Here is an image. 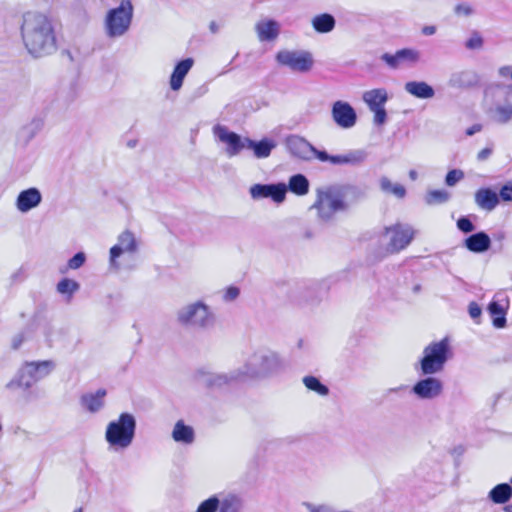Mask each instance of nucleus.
Wrapping results in <instances>:
<instances>
[{"instance_id": "obj_1", "label": "nucleus", "mask_w": 512, "mask_h": 512, "mask_svg": "<svg viewBox=\"0 0 512 512\" xmlns=\"http://www.w3.org/2000/svg\"><path fill=\"white\" fill-rule=\"evenodd\" d=\"M282 367L283 361L277 353L259 350L252 353L241 366L229 372H201L199 377L208 387L222 388L269 377Z\"/></svg>"}, {"instance_id": "obj_2", "label": "nucleus", "mask_w": 512, "mask_h": 512, "mask_svg": "<svg viewBox=\"0 0 512 512\" xmlns=\"http://www.w3.org/2000/svg\"><path fill=\"white\" fill-rule=\"evenodd\" d=\"M20 34L24 47L33 57L56 51V34L52 20L45 14L28 11L22 15Z\"/></svg>"}, {"instance_id": "obj_3", "label": "nucleus", "mask_w": 512, "mask_h": 512, "mask_svg": "<svg viewBox=\"0 0 512 512\" xmlns=\"http://www.w3.org/2000/svg\"><path fill=\"white\" fill-rule=\"evenodd\" d=\"M484 104L489 120L505 125L512 120V84L494 83L484 92Z\"/></svg>"}, {"instance_id": "obj_4", "label": "nucleus", "mask_w": 512, "mask_h": 512, "mask_svg": "<svg viewBox=\"0 0 512 512\" xmlns=\"http://www.w3.org/2000/svg\"><path fill=\"white\" fill-rule=\"evenodd\" d=\"M136 418L131 413H121L115 420L110 421L105 430V440L109 450L120 452L128 449L135 438Z\"/></svg>"}, {"instance_id": "obj_5", "label": "nucleus", "mask_w": 512, "mask_h": 512, "mask_svg": "<svg viewBox=\"0 0 512 512\" xmlns=\"http://www.w3.org/2000/svg\"><path fill=\"white\" fill-rule=\"evenodd\" d=\"M176 321L185 328L206 331L214 327L216 315L206 302L196 300L177 311Z\"/></svg>"}, {"instance_id": "obj_6", "label": "nucleus", "mask_w": 512, "mask_h": 512, "mask_svg": "<svg viewBox=\"0 0 512 512\" xmlns=\"http://www.w3.org/2000/svg\"><path fill=\"white\" fill-rule=\"evenodd\" d=\"M55 369L56 362L52 359L27 361L18 369L14 378L6 384V388L8 390H28L38 381L48 377Z\"/></svg>"}, {"instance_id": "obj_7", "label": "nucleus", "mask_w": 512, "mask_h": 512, "mask_svg": "<svg viewBox=\"0 0 512 512\" xmlns=\"http://www.w3.org/2000/svg\"><path fill=\"white\" fill-rule=\"evenodd\" d=\"M453 356L451 342L448 337L428 344L420 359V369L423 375H434L444 370L445 364Z\"/></svg>"}, {"instance_id": "obj_8", "label": "nucleus", "mask_w": 512, "mask_h": 512, "mask_svg": "<svg viewBox=\"0 0 512 512\" xmlns=\"http://www.w3.org/2000/svg\"><path fill=\"white\" fill-rule=\"evenodd\" d=\"M311 208L316 210L319 220L329 222L336 213L347 209L344 193L337 187L317 189L316 200Z\"/></svg>"}, {"instance_id": "obj_9", "label": "nucleus", "mask_w": 512, "mask_h": 512, "mask_svg": "<svg viewBox=\"0 0 512 512\" xmlns=\"http://www.w3.org/2000/svg\"><path fill=\"white\" fill-rule=\"evenodd\" d=\"M133 5L131 0H121L116 8L110 9L104 19V30L109 38H119L125 35L132 22Z\"/></svg>"}, {"instance_id": "obj_10", "label": "nucleus", "mask_w": 512, "mask_h": 512, "mask_svg": "<svg viewBox=\"0 0 512 512\" xmlns=\"http://www.w3.org/2000/svg\"><path fill=\"white\" fill-rule=\"evenodd\" d=\"M415 229L406 223H395L387 226L383 232L385 249L390 254L399 253L406 249L415 238Z\"/></svg>"}, {"instance_id": "obj_11", "label": "nucleus", "mask_w": 512, "mask_h": 512, "mask_svg": "<svg viewBox=\"0 0 512 512\" xmlns=\"http://www.w3.org/2000/svg\"><path fill=\"white\" fill-rule=\"evenodd\" d=\"M243 501L234 493H215L199 502L195 512H242Z\"/></svg>"}, {"instance_id": "obj_12", "label": "nucleus", "mask_w": 512, "mask_h": 512, "mask_svg": "<svg viewBox=\"0 0 512 512\" xmlns=\"http://www.w3.org/2000/svg\"><path fill=\"white\" fill-rule=\"evenodd\" d=\"M139 249V241L134 233L126 230L119 234L117 242L110 248L109 251V264L114 270H119L121 267L120 259L122 257H133L137 254Z\"/></svg>"}, {"instance_id": "obj_13", "label": "nucleus", "mask_w": 512, "mask_h": 512, "mask_svg": "<svg viewBox=\"0 0 512 512\" xmlns=\"http://www.w3.org/2000/svg\"><path fill=\"white\" fill-rule=\"evenodd\" d=\"M276 61L290 70L298 73H306L313 66V58L309 52L282 50L276 54Z\"/></svg>"}, {"instance_id": "obj_14", "label": "nucleus", "mask_w": 512, "mask_h": 512, "mask_svg": "<svg viewBox=\"0 0 512 512\" xmlns=\"http://www.w3.org/2000/svg\"><path fill=\"white\" fill-rule=\"evenodd\" d=\"M213 134L217 141L225 145V154L229 158L237 156L243 149H246L247 137H241L237 133L230 131L226 126H214Z\"/></svg>"}, {"instance_id": "obj_15", "label": "nucleus", "mask_w": 512, "mask_h": 512, "mask_svg": "<svg viewBox=\"0 0 512 512\" xmlns=\"http://www.w3.org/2000/svg\"><path fill=\"white\" fill-rule=\"evenodd\" d=\"M315 158L321 162H327L334 166L351 165L356 166L362 164L367 153L362 149L350 150L343 154L330 155L326 151H315Z\"/></svg>"}, {"instance_id": "obj_16", "label": "nucleus", "mask_w": 512, "mask_h": 512, "mask_svg": "<svg viewBox=\"0 0 512 512\" xmlns=\"http://www.w3.org/2000/svg\"><path fill=\"white\" fill-rule=\"evenodd\" d=\"M250 196L254 200L270 198L276 204H281L286 199L287 185L276 184H254L249 189Z\"/></svg>"}, {"instance_id": "obj_17", "label": "nucleus", "mask_w": 512, "mask_h": 512, "mask_svg": "<svg viewBox=\"0 0 512 512\" xmlns=\"http://www.w3.org/2000/svg\"><path fill=\"white\" fill-rule=\"evenodd\" d=\"M331 117L334 123L342 129H350L357 122L355 109L346 101L338 100L332 104Z\"/></svg>"}, {"instance_id": "obj_18", "label": "nucleus", "mask_w": 512, "mask_h": 512, "mask_svg": "<svg viewBox=\"0 0 512 512\" xmlns=\"http://www.w3.org/2000/svg\"><path fill=\"white\" fill-rule=\"evenodd\" d=\"M417 381L412 387V393L421 400H432L443 393V382L432 375Z\"/></svg>"}, {"instance_id": "obj_19", "label": "nucleus", "mask_w": 512, "mask_h": 512, "mask_svg": "<svg viewBox=\"0 0 512 512\" xmlns=\"http://www.w3.org/2000/svg\"><path fill=\"white\" fill-rule=\"evenodd\" d=\"M420 52L413 48H404L396 51L394 54L384 53L381 56L391 69H399L405 65H415L420 60Z\"/></svg>"}, {"instance_id": "obj_20", "label": "nucleus", "mask_w": 512, "mask_h": 512, "mask_svg": "<svg viewBox=\"0 0 512 512\" xmlns=\"http://www.w3.org/2000/svg\"><path fill=\"white\" fill-rule=\"evenodd\" d=\"M508 308V297L502 293L496 294L487 308L490 316L492 317L494 327L504 328L506 326V313Z\"/></svg>"}, {"instance_id": "obj_21", "label": "nucleus", "mask_w": 512, "mask_h": 512, "mask_svg": "<svg viewBox=\"0 0 512 512\" xmlns=\"http://www.w3.org/2000/svg\"><path fill=\"white\" fill-rule=\"evenodd\" d=\"M42 202V194L36 187L22 190L16 200L15 207L20 213H28L37 208Z\"/></svg>"}, {"instance_id": "obj_22", "label": "nucleus", "mask_w": 512, "mask_h": 512, "mask_svg": "<svg viewBox=\"0 0 512 512\" xmlns=\"http://www.w3.org/2000/svg\"><path fill=\"white\" fill-rule=\"evenodd\" d=\"M106 394V390L102 388L83 394L80 398L81 407L92 414L99 412L105 406Z\"/></svg>"}, {"instance_id": "obj_23", "label": "nucleus", "mask_w": 512, "mask_h": 512, "mask_svg": "<svg viewBox=\"0 0 512 512\" xmlns=\"http://www.w3.org/2000/svg\"><path fill=\"white\" fill-rule=\"evenodd\" d=\"M194 60L192 58H186L178 62L170 76V88L173 91H178L183 85V81L186 75L193 67Z\"/></svg>"}, {"instance_id": "obj_24", "label": "nucleus", "mask_w": 512, "mask_h": 512, "mask_svg": "<svg viewBox=\"0 0 512 512\" xmlns=\"http://www.w3.org/2000/svg\"><path fill=\"white\" fill-rule=\"evenodd\" d=\"M255 30L261 42L273 41L279 35L280 25L275 20L264 19L256 23Z\"/></svg>"}, {"instance_id": "obj_25", "label": "nucleus", "mask_w": 512, "mask_h": 512, "mask_svg": "<svg viewBox=\"0 0 512 512\" xmlns=\"http://www.w3.org/2000/svg\"><path fill=\"white\" fill-rule=\"evenodd\" d=\"M171 437L176 443L189 446L195 441V431L183 420H178L172 429Z\"/></svg>"}, {"instance_id": "obj_26", "label": "nucleus", "mask_w": 512, "mask_h": 512, "mask_svg": "<svg viewBox=\"0 0 512 512\" xmlns=\"http://www.w3.org/2000/svg\"><path fill=\"white\" fill-rule=\"evenodd\" d=\"M478 74L472 70H463L452 74L449 84L454 88H471L479 84Z\"/></svg>"}, {"instance_id": "obj_27", "label": "nucleus", "mask_w": 512, "mask_h": 512, "mask_svg": "<svg viewBox=\"0 0 512 512\" xmlns=\"http://www.w3.org/2000/svg\"><path fill=\"white\" fill-rule=\"evenodd\" d=\"M476 205L487 211H492L499 204V196L490 188H481L474 195Z\"/></svg>"}, {"instance_id": "obj_28", "label": "nucleus", "mask_w": 512, "mask_h": 512, "mask_svg": "<svg viewBox=\"0 0 512 512\" xmlns=\"http://www.w3.org/2000/svg\"><path fill=\"white\" fill-rule=\"evenodd\" d=\"M276 145L275 140L269 138H264L260 141H254L250 138L246 139V149L252 150L254 156L259 159L269 157Z\"/></svg>"}, {"instance_id": "obj_29", "label": "nucleus", "mask_w": 512, "mask_h": 512, "mask_svg": "<svg viewBox=\"0 0 512 512\" xmlns=\"http://www.w3.org/2000/svg\"><path fill=\"white\" fill-rule=\"evenodd\" d=\"M363 101L369 110L385 107L389 99L388 92L385 88H376L367 90L363 93Z\"/></svg>"}, {"instance_id": "obj_30", "label": "nucleus", "mask_w": 512, "mask_h": 512, "mask_svg": "<svg viewBox=\"0 0 512 512\" xmlns=\"http://www.w3.org/2000/svg\"><path fill=\"white\" fill-rule=\"evenodd\" d=\"M288 146L290 151L294 155L302 159H309L310 153L313 154V156L315 157V151H319L314 146H312L308 141L297 136L289 138Z\"/></svg>"}, {"instance_id": "obj_31", "label": "nucleus", "mask_w": 512, "mask_h": 512, "mask_svg": "<svg viewBox=\"0 0 512 512\" xmlns=\"http://www.w3.org/2000/svg\"><path fill=\"white\" fill-rule=\"evenodd\" d=\"M404 89L407 93L419 99H431L435 95L433 87L424 81H409L405 83Z\"/></svg>"}, {"instance_id": "obj_32", "label": "nucleus", "mask_w": 512, "mask_h": 512, "mask_svg": "<svg viewBox=\"0 0 512 512\" xmlns=\"http://www.w3.org/2000/svg\"><path fill=\"white\" fill-rule=\"evenodd\" d=\"M491 240L485 232L475 233L465 239V247L474 253H483L490 248Z\"/></svg>"}, {"instance_id": "obj_33", "label": "nucleus", "mask_w": 512, "mask_h": 512, "mask_svg": "<svg viewBox=\"0 0 512 512\" xmlns=\"http://www.w3.org/2000/svg\"><path fill=\"white\" fill-rule=\"evenodd\" d=\"M488 499L494 504H506L512 498V486L508 483H500L488 493Z\"/></svg>"}, {"instance_id": "obj_34", "label": "nucleus", "mask_w": 512, "mask_h": 512, "mask_svg": "<svg viewBox=\"0 0 512 512\" xmlns=\"http://www.w3.org/2000/svg\"><path fill=\"white\" fill-rule=\"evenodd\" d=\"M379 187L383 193L393 195L398 199H403L406 196L405 187L400 183H393L386 176L379 178Z\"/></svg>"}, {"instance_id": "obj_35", "label": "nucleus", "mask_w": 512, "mask_h": 512, "mask_svg": "<svg viewBox=\"0 0 512 512\" xmlns=\"http://www.w3.org/2000/svg\"><path fill=\"white\" fill-rule=\"evenodd\" d=\"M288 190L298 196H304L309 192V181L302 174L293 175L289 178Z\"/></svg>"}, {"instance_id": "obj_36", "label": "nucleus", "mask_w": 512, "mask_h": 512, "mask_svg": "<svg viewBox=\"0 0 512 512\" xmlns=\"http://www.w3.org/2000/svg\"><path fill=\"white\" fill-rule=\"evenodd\" d=\"M335 18L328 13L316 15L312 19V26L318 33H329L335 27Z\"/></svg>"}, {"instance_id": "obj_37", "label": "nucleus", "mask_w": 512, "mask_h": 512, "mask_svg": "<svg viewBox=\"0 0 512 512\" xmlns=\"http://www.w3.org/2000/svg\"><path fill=\"white\" fill-rule=\"evenodd\" d=\"M79 288V283L69 278H63L56 285V291L61 294L67 302L72 300L73 295L79 290Z\"/></svg>"}, {"instance_id": "obj_38", "label": "nucleus", "mask_w": 512, "mask_h": 512, "mask_svg": "<svg viewBox=\"0 0 512 512\" xmlns=\"http://www.w3.org/2000/svg\"><path fill=\"white\" fill-rule=\"evenodd\" d=\"M450 199V193L446 190H430L425 195L427 205H437L447 202Z\"/></svg>"}, {"instance_id": "obj_39", "label": "nucleus", "mask_w": 512, "mask_h": 512, "mask_svg": "<svg viewBox=\"0 0 512 512\" xmlns=\"http://www.w3.org/2000/svg\"><path fill=\"white\" fill-rule=\"evenodd\" d=\"M305 387L311 391H314L320 396H327L329 389L326 385L322 384L320 380L314 376H305L303 378Z\"/></svg>"}, {"instance_id": "obj_40", "label": "nucleus", "mask_w": 512, "mask_h": 512, "mask_svg": "<svg viewBox=\"0 0 512 512\" xmlns=\"http://www.w3.org/2000/svg\"><path fill=\"white\" fill-rule=\"evenodd\" d=\"M464 178V173L462 170L453 169L449 171L445 178V183L448 186H454L457 182Z\"/></svg>"}, {"instance_id": "obj_41", "label": "nucleus", "mask_w": 512, "mask_h": 512, "mask_svg": "<svg viewBox=\"0 0 512 512\" xmlns=\"http://www.w3.org/2000/svg\"><path fill=\"white\" fill-rule=\"evenodd\" d=\"M240 295V289L236 286H229L222 291V299L225 302H232Z\"/></svg>"}, {"instance_id": "obj_42", "label": "nucleus", "mask_w": 512, "mask_h": 512, "mask_svg": "<svg viewBox=\"0 0 512 512\" xmlns=\"http://www.w3.org/2000/svg\"><path fill=\"white\" fill-rule=\"evenodd\" d=\"M370 111L373 112V114H374L373 122L375 125L381 126L386 123L387 113H386L385 107L373 109Z\"/></svg>"}, {"instance_id": "obj_43", "label": "nucleus", "mask_w": 512, "mask_h": 512, "mask_svg": "<svg viewBox=\"0 0 512 512\" xmlns=\"http://www.w3.org/2000/svg\"><path fill=\"white\" fill-rule=\"evenodd\" d=\"M466 48L475 50L480 49L483 46V39L478 33H473L470 38L466 41Z\"/></svg>"}, {"instance_id": "obj_44", "label": "nucleus", "mask_w": 512, "mask_h": 512, "mask_svg": "<svg viewBox=\"0 0 512 512\" xmlns=\"http://www.w3.org/2000/svg\"><path fill=\"white\" fill-rule=\"evenodd\" d=\"M85 260V254L83 252H78L68 261V268L76 270L85 263Z\"/></svg>"}, {"instance_id": "obj_45", "label": "nucleus", "mask_w": 512, "mask_h": 512, "mask_svg": "<svg viewBox=\"0 0 512 512\" xmlns=\"http://www.w3.org/2000/svg\"><path fill=\"white\" fill-rule=\"evenodd\" d=\"M457 227L464 233H470L475 229L474 224L467 217H461L460 219H458Z\"/></svg>"}, {"instance_id": "obj_46", "label": "nucleus", "mask_w": 512, "mask_h": 512, "mask_svg": "<svg viewBox=\"0 0 512 512\" xmlns=\"http://www.w3.org/2000/svg\"><path fill=\"white\" fill-rule=\"evenodd\" d=\"M499 199L501 198L505 202L512 201V182L503 185L499 191Z\"/></svg>"}, {"instance_id": "obj_47", "label": "nucleus", "mask_w": 512, "mask_h": 512, "mask_svg": "<svg viewBox=\"0 0 512 512\" xmlns=\"http://www.w3.org/2000/svg\"><path fill=\"white\" fill-rule=\"evenodd\" d=\"M454 12L458 16H470L473 10L469 4L461 3L455 6Z\"/></svg>"}, {"instance_id": "obj_48", "label": "nucleus", "mask_w": 512, "mask_h": 512, "mask_svg": "<svg viewBox=\"0 0 512 512\" xmlns=\"http://www.w3.org/2000/svg\"><path fill=\"white\" fill-rule=\"evenodd\" d=\"M300 301L309 303V304H317L321 301V298L312 295V291L306 290L301 293Z\"/></svg>"}, {"instance_id": "obj_49", "label": "nucleus", "mask_w": 512, "mask_h": 512, "mask_svg": "<svg viewBox=\"0 0 512 512\" xmlns=\"http://www.w3.org/2000/svg\"><path fill=\"white\" fill-rule=\"evenodd\" d=\"M468 312L472 319L477 320L482 314V309L477 303L471 302L468 307Z\"/></svg>"}, {"instance_id": "obj_50", "label": "nucleus", "mask_w": 512, "mask_h": 512, "mask_svg": "<svg viewBox=\"0 0 512 512\" xmlns=\"http://www.w3.org/2000/svg\"><path fill=\"white\" fill-rule=\"evenodd\" d=\"M26 336L24 332H19L16 335L13 336L11 340V346L13 349H18L21 347V345L25 342Z\"/></svg>"}, {"instance_id": "obj_51", "label": "nucleus", "mask_w": 512, "mask_h": 512, "mask_svg": "<svg viewBox=\"0 0 512 512\" xmlns=\"http://www.w3.org/2000/svg\"><path fill=\"white\" fill-rule=\"evenodd\" d=\"M497 73L500 78L512 80V66L510 65H503L499 67Z\"/></svg>"}, {"instance_id": "obj_52", "label": "nucleus", "mask_w": 512, "mask_h": 512, "mask_svg": "<svg viewBox=\"0 0 512 512\" xmlns=\"http://www.w3.org/2000/svg\"><path fill=\"white\" fill-rule=\"evenodd\" d=\"M25 277H26V272H25L24 267L18 268L10 276L12 283L21 282L25 279Z\"/></svg>"}, {"instance_id": "obj_53", "label": "nucleus", "mask_w": 512, "mask_h": 512, "mask_svg": "<svg viewBox=\"0 0 512 512\" xmlns=\"http://www.w3.org/2000/svg\"><path fill=\"white\" fill-rule=\"evenodd\" d=\"M493 153L492 147H486L480 150L477 154V160L478 161H485L487 160Z\"/></svg>"}, {"instance_id": "obj_54", "label": "nucleus", "mask_w": 512, "mask_h": 512, "mask_svg": "<svg viewBox=\"0 0 512 512\" xmlns=\"http://www.w3.org/2000/svg\"><path fill=\"white\" fill-rule=\"evenodd\" d=\"M421 31L425 36H432L436 33L437 28L434 25H427L424 26Z\"/></svg>"}, {"instance_id": "obj_55", "label": "nucleus", "mask_w": 512, "mask_h": 512, "mask_svg": "<svg viewBox=\"0 0 512 512\" xmlns=\"http://www.w3.org/2000/svg\"><path fill=\"white\" fill-rule=\"evenodd\" d=\"M481 130H482V125L477 123V124L472 125L471 127H469L466 130V135L472 136V135L480 132Z\"/></svg>"}, {"instance_id": "obj_56", "label": "nucleus", "mask_w": 512, "mask_h": 512, "mask_svg": "<svg viewBox=\"0 0 512 512\" xmlns=\"http://www.w3.org/2000/svg\"><path fill=\"white\" fill-rule=\"evenodd\" d=\"M219 29H220V25H219L217 22H215V21H211V22H210V24H209V30H210L213 34L217 33V32L219 31Z\"/></svg>"}, {"instance_id": "obj_57", "label": "nucleus", "mask_w": 512, "mask_h": 512, "mask_svg": "<svg viewBox=\"0 0 512 512\" xmlns=\"http://www.w3.org/2000/svg\"><path fill=\"white\" fill-rule=\"evenodd\" d=\"M418 177V173L416 170H410L409 171V178L413 181H415Z\"/></svg>"}, {"instance_id": "obj_58", "label": "nucleus", "mask_w": 512, "mask_h": 512, "mask_svg": "<svg viewBox=\"0 0 512 512\" xmlns=\"http://www.w3.org/2000/svg\"><path fill=\"white\" fill-rule=\"evenodd\" d=\"M504 511H505V512H512V504L507 505V506L504 508Z\"/></svg>"}, {"instance_id": "obj_59", "label": "nucleus", "mask_w": 512, "mask_h": 512, "mask_svg": "<svg viewBox=\"0 0 512 512\" xmlns=\"http://www.w3.org/2000/svg\"><path fill=\"white\" fill-rule=\"evenodd\" d=\"M135 144H136V141H129V142H128V145H129L130 147H134V146H135Z\"/></svg>"}, {"instance_id": "obj_60", "label": "nucleus", "mask_w": 512, "mask_h": 512, "mask_svg": "<svg viewBox=\"0 0 512 512\" xmlns=\"http://www.w3.org/2000/svg\"><path fill=\"white\" fill-rule=\"evenodd\" d=\"M74 512H83V510L81 508H79V509H76Z\"/></svg>"}, {"instance_id": "obj_61", "label": "nucleus", "mask_w": 512, "mask_h": 512, "mask_svg": "<svg viewBox=\"0 0 512 512\" xmlns=\"http://www.w3.org/2000/svg\"><path fill=\"white\" fill-rule=\"evenodd\" d=\"M510 483L512 484V477L510 478Z\"/></svg>"}]
</instances>
